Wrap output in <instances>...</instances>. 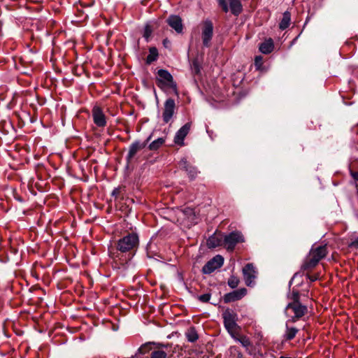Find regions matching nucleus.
I'll list each match as a JSON object with an SVG mask.
<instances>
[{"label": "nucleus", "instance_id": "f257e3e1", "mask_svg": "<svg viewBox=\"0 0 358 358\" xmlns=\"http://www.w3.org/2000/svg\"><path fill=\"white\" fill-rule=\"evenodd\" d=\"M327 248L326 245L313 246L308 255L305 259L301 268L303 271L311 270L315 268L319 262L324 258L327 255Z\"/></svg>", "mask_w": 358, "mask_h": 358}, {"label": "nucleus", "instance_id": "f03ea898", "mask_svg": "<svg viewBox=\"0 0 358 358\" xmlns=\"http://www.w3.org/2000/svg\"><path fill=\"white\" fill-rule=\"evenodd\" d=\"M157 75L158 78H157V85L160 89L165 90L166 88H169L171 89L176 95L178 94L177 84L173 80V76L168 71L159 69L157 71Z\"/></svg>", "mask_w": 358, "mask_h": 358}, {"label": "nucleus", "instance_id": "7ed1b4c3", "mask_svg": "<svg viewBox=\"0 0 358 358\" xmlns=\"http://www.w3.org/2000/svg\"><path fill=\"white\" fill-rule=\"evenodd\" d=\"M224 325L227 332L232 338H236L240 327L236 323L237 315L232 310L227 309L222 313Z\"/></svg>", "mask_w": 358, "mask_h": 358}, {"label": "nucleus", "instance_id": "20e7f679", "mask_svg": "<svg viewBox=\"0 0 358 358\" xmlns=\"http://www.w3.org/2000/svg\"><path fill=\"white\" fill-rule=\"evenodd\" d=\"M308 312L306 306L302 305L300 301L290 302L287 304L285 313L289 317L290 321L296 322Z\"/></svg>", "mask_w": 358, "mask_h": 358}, {"label": "nucleus", "instance_id": "39448f33", "mask_svg": "<svg viewBox=\"0 0 358 358\" xmlns=\"http://www.w3.org/2000/svg\"><path fill=\"white\" fill-rule=\"evenodd\" d=\"M138 243V236L136 234H129L119 240L117 249L122 252H125L135 248Z\"/></svg>", "mask_w": 358, "mask_h": 358}, {"label": "nucleus", "instance_id": "423d86ee", "mask_svg": "<svg viewBox=\"0 0 358 358\" xmlns=\"http://www.w3.org/2000/svg\"><path fill=\"white\" fill-rule=\"evenodd\" d=\"M244 242V237L239 231H233L224 235L223 245L228 250L232 252L238 243Z\"/></svg>", "mask_w": 358, "mask_h": 358}, {"label": "nucleus", "instance_id": "0eeeda50", "mask_svg": "<svg viewBox=\"0 0 358 358\" xmlns=\"http://www.w3.org/2000/svg\"><path fill=\"white\" fill-rule=\"evenodd\" d=\"M242 271L245 285L249 287L254 285L257 276V271L253 264H247L243 268Z\"/></svg>", "mask_w": 358, "mask_h": 358}, {"label": "nucleus", "instance_id": "6e6552de", "mask_svg": "<svg viewBox=\"0 0 358 358\" xmlns=\"http://www.w3.org/2000/svg\"><path fill=\"white\" fill-rule=\"evenodd\" d=\"M224 258L217 255L210 259L202 268V272L204 274H210L217 268L222 266Z\"/></svg>", "mask_w": 358, "mask_h": 358}, {"label": "nucleus", "instance_id": "1a4fd4ad", "mask_svg": "<svg viewBox=\"0 0 358 358\" xmlns=\"http://www.w3.org/2000/svg\"><path fill=\"white\" fill-rule=\"evenodd\" d=\"M176 108L175 101L173 99H168L164 103V111L162 113L163 121L165 123L170 122L173 116Z\"/></svg>", "mask_w": 358, "mask_h": 358}, {"label": "nucleus", "instance_id": "9d476101", "mask_svg": "<svg viewBox=\"0 0 358 358\" xmlns=\"http://www.w3.org/2000/svg\"><path fill=\"white\" fill-rule=\"evenodd\" d=\"M179 166L181 169L185 171L191 180H194L199 171L196 167L192 166L185 158L182 159L179 162Z\"/></svg>", "mask_w": 358, "mask_h": 358}, {"label": "nucleus", "instance_id": "9b49d317", "mask_svg": "<svg viewBox=\"0 0 358 358\" xmlns=\"http://www.w3.org/2000/svg\"><path fill=\"white\" fill-rule=\"evenodd\" d=\"M191 128V123L187 122L184 124L176 134L174 137L175 143L182 145L184 144V139L189 132Z\"/></svg>", "mask_w": 358, "mask_h": 358}, {"label": "nucleus", "instance_id": "f8f14e48", "mask_svg": "<svg viewBox=\"0 0 358 358\" xmlns=\"http://www.w3.org/2000/svg\"><path fill=\"white\" fill-rule=\"evenodd\" d=\"M247 293L245 288H241L224 295V301L225 303L236 301L242 299Z\"/></svg>", "mask_w": 358, "mask_h": 358}, {"label": "nucleus", "instance_id": "ddd939ff", "mask_svg": "<svg viewBox=\"0 0 358 358\" xmlns=\"http://www.w3.org/2000/svg\"><path fill=\"white\" fill-rule=\"evenodd\" d=\"M213 34V27L212 24H206L202 29V41L205 47H210Z\"/></svg>", "mask_w": 358, "mask_h": 358}, {"label": "nucleus", "instance_id": "4468645a", "mask_svg": "<svg viewBox=\"0 0 358 358\" xmlns=\"http://www.w3.org/2000/svg\"><path fill=\"white\" fill-rule=\"evenodd\" d=\"M294 322L287 320L285 323V330L283 334V338L285 341L292 340L299 332V329L292 325Z\"/></svg>", "mask_w": 358, "mask_h": 358}, {"label": "nucleus", "instance_id": "2eb2a0df", "mask_svg": "<svg viewBox=\"0 0 358 358\" xmlns=\"http://www.w3.org/2000/svg\"><path fill=\"white\" fill-rule=\"evenodd\" d=\"M150 136L148 137V138L143 143H141L140 141H136V142L133 143L129 147L127 159H132L138 151L143 149L146 146L147 143L150 140Z\"/></svg>", "mask_w": 358, "mask_h": 358}, {"label": "nucleus", "instance_id": "dca6fc26", "mask_svg": "<svg viewBox=\"0 0 358 358\" xmlns=\"http://www.w3.org/2000/svg\"><path fill=\"white\" fill-rule=\"evenodd\" d=\"M94 122L98 127L105 126L106 121L102 110L99 107H94L92 110Z\"/></svg>", "mask_w": 358, "mask_h": 358}, {"label": "nucleus", "instance_id": "f3484780", "mask_svg": "<svg viewBox=\"0 0 358 358\" xmlns=\"http://www.w3.org/2000/svg\"><path fill=\"white\" fill-rule=\"evenodd\" d=\"M274 49L273 41L271 38L266 39L264 42L259 44V50L263 54H269Z\"/></svg>", "mask_w": 358, "mask_h": 358}, {"label": "nucleus", "instance_id": "a211bd4d", "mask_svg": "<svg viewBox=\"0 0 358 358\" xmlns=\"http://www.w3.org/2000/svg\"><path fill=\"white\" fill-rule=\"evenodd\" d=\"M224 235L214 234L207 241L209 248H216L223 245Z\"/></svg>", "mask_w": 358, "mask_h": 358}, {"label": "nucleus", "instance_id": "6ab92c4d", "mask_svg": "<svg viewBox=\"0 0 358 358\" xmlns=\"http://www.w3.org/2000/svg\"><path fill=\"white\" fill-rule=\"evenodd\" d=\"M229 1L231 12L235 15H239L243 10L241 0H229Z\"/></svg>", "mask_w": 358, "mask_h": 358}, {"label": "nucleus", "instance_id": "aec40b11", "mask_svg": "<svg viewBox=\"0 0 358 358\" xmlns=\"http://www.w3.org/2000/svg\"><path fill=\"white\" fill-rule=\"evenodd\" d=\"M185 336L187 341L190 343L196 341L199 338L198 334L194 327H191L185 333Z\"/></svg>", "mask_w": 358, "mask_h": 358}, {"label": "nucleus", "instance_id": "412c9836", "mask_svg": "<svg viewBox=\"0 0 358 358\" xmlns=\"http://www.w3.org/2000/svg\"><path fill=\"white\" fill-rule=\"evenodd\" d=\"M158 58V50L156 48L152 47L149 49V54L146 58V63L150 64Z\"/></svg>", "mask_w": 358, "mask_h": 358}, {"label": "nucleus", "instance_id": "4be33fe9", "mask_svg": "<svg viewBox=\"0 0 358 358\" xmlns=\"http://www.w3.org/2000/svg\"><path fill=\"white\" fill-rule=\"evenodd\" d=\"M235 341H238L245 348H248L251 345V342L248 337L246 336H239L238 331L236 335V338H233Z\"/></svg>", "mask_w": 358, "mask_h": 358}, {"label": "nucleus", "instance_id": "5701e85b", "mask_svg": "<svg viewBox=\"0 0 358 358\" xmlns=\"http://www.w3.org/2000/svg\"><path fill=\"white\" fill-rule=\"evenodd\" d=\"M165 142V139L164 138H158L157 139L153 141L150 145L149 148L151 150H156L159 147H161Z\"/></svg>", "mask_w": 358, "mask_h": 358}, {"label": "nucleus", "instance_id": "b1692460", "mask_svg": "<svg viewBox=\"0 0 358 358\" xmlns=\"http://www.w3.org/2000/svg\"><path fill=\"white\" fill-rule=\"evenodd\" d=\"M152 28L150 24H147L145 27L143 37L146 40V41H149L152 36Z\"/></svg>", "mask_w": 358, "mask_h": 358}, {"label": "nucleus", "instance_id": "393cba45", "mask_svg": "<svg viewBox=\"0 0 358 358\" xmlns=\"http://www.w3.org/2000/svg\"><path fill=\"white\" fill-rule=\"evenodd\" d=\"M167 354L164 350H155L151 353L150 358H166Z\"/></svg>", "mask_w": 358, "mask_h": 358}, {"label": "nucleus", "instance_id": "a878e982", "mask_svg": "<svg viewBox=\"0 0 358 358\" xmlns=\"http://www.w3.org/2000/svg\"><path fill=\"white\" fill-rule=\"evenodd\" d=\"M238 283L239 279L234 275L231 276L228 280V285L232 289L236 288Z\"/></svg>", "mask_w": 358, "mask_h": 358}, {"label": "nucleus", "instance_id": "bb28decb", "mask_svg": "<svg viewBox=\"0 0 358 358\" xmlns=\"http://www.w3.org/2000/svg\"><path fill=\"white\" fill-rule=\"evenodd\" d=\"M151 344H154V343H145L143 345H142L139 348H138V352L139 353L141 354H145L146 352H148L150 350V348L149 347Z\"/></svg>", "mask_w": 358, "mask_h": 358}, {"label": "nucleus", "instance_id": "cd10ccee", "mask_svg": "<svg viewBox=\"0 0 358 358\" xmlns=\"http://www.w3.org/2000/svg\"><path fill=\"white\" fill-rule=\"evenodd\" d=\"M289 298L292 300V302L299 301V293L297 290L293 289L289 294Z\"/></svg>", "mask_w": 358, "mask_h": 358}, {"label": "nucleus", "instance_id": "c85d7f7f", "mask_svg": "<svg viewBox=\"0 0 358 358\" xmlns=\"http://www.w3.org/2000/svg\"><path fill=\"white\" fill-rule=\"evenodd\" d=\"M166 22H182V19L178 15H171L166 20Z\"/></svg>", "mask_w": 358, "mask_h": 358}, {"label": "nucleus", "instance_id": "c756f323", "mask_svg": "<svg viewBox=\"0 0 358 358\" xmlns=\"http://www.w3.org/2000/svg\"><path fill=\"white\" fill-rule=\"evenodd\" d=\"M218 4L224 12H228L229 6L227 0H218Z\"/></svg>", "mask_w": 358, "mask_h": 358}, {"label": "nucleus", "instance_id": "7c9ffc66", "mask_svg": "<svg viewBox=\"0 0 358 358\" xmlns=\"http://www.w3.org/2000/svg\"><path fill=\"white\" fill-rule=\"evenodd\" d=\"M169 25L178 34L182 33L183 30V24H169Z\"/></svg>", "mask_w": 358, "mask_h": 358}, {"label": "nucleus", "instance_id": "2f4dec72", "mask_svg": "<svg viewBox=\"0 0 358 358\" xmlns=\"http://www.w3.org/2000/svg\"><path fill=\"white\" fill-rule=\"evenodd\" d=\"M199 299L202 302H208L210 299V294H204L199 296Z\"/></svg>", "mask_w": 358, "mask_h": 358}, {"label": "nucleus", "instance_id": "473e14b6", "mask_svg": "<svg viewBox=\"0 0 358 358\" xmlns=\"http://www.w3.org/2000/svg\"><path fill=\"white\" fill-rule=\"evenodd\" d=\"M306 277L311 281V282H314L315 280H317L318 279V275L317 274H315V275H310V274H306Z\"/></svg>", "mask_w": 358, "mask_h": 358}, {"label": "nucleus", "instance_id": "72a5a7b5", "mask_svg": "<svg viewBox=\"0 0 358 358\" xmlns=\"http://www.w3.org/2000/svg\"><path fill=\"white\" fill-rule=\"evenodd\" d=\"M290 16L289 13H285L281 22H289Z\"/></svg>", "mask_w": 358, "mask_h": 358}, {"label": "nucleus", "instance_id": "f704fd0d", "mask_svg": "<svg viewBox=\"0 0 358 358\" xmlns=\"http://www.w3.org/2000/svg\"><path fill=\"white\" fill-rule=\"evenodd\" d=\"M351 248L358 249V237L356 238L352 243L350 244Z\"/></svg>", "mask_w": 358, "mask_h": 358}, {"label": "nucleus", "instance_id": "c9c22d12", "mask_svg": "<svg viewBox=\"0 0 358 358\" xmlns=\"http://www.w3.org/2000/svg\"><path fill=\"white\" fill-rule=\"evenodd\" d=\"M350 175L355 180L358 181V171H350Z\"/></svg>", "mask_w": 358, "mask_h": 358}, {"label": "nucleus", "instance_id": "e433bc0d", "mask_svg": "<svg viewBox=\"0 0 358 358\" xmlns=\"http://www.w3.org/2000/svg\"><path fill=\"white\" fill-rule=\"evenodd\" d=\"M280 26H279V28L281 29V30H285L287 28H288L289 24H279Z\"/></svg>", "mask_w": 358, "mask_h": 358}, {"label": "nucleus", "instance_id": "4c0bfd02", "mask_svg": "<svg viewBox=\"0 0 358 358\" xmlns=\"http://www.w3.org/2000/svg\"><path fill=\"white\" fill-rule=\"evenodd\" d=\"M262 61V57L261 56H257L255 57V64L257 65L259 64H261Z\"/></svg>", "mask_w": 358, "mask_h": 358}, {"label": "nucleus", "instance_id": "58836bf2", "mask_svg": "<svg viewBox=\"0 0 358 358\" xmlns=\"http://www.w3.org/2000/svg\"><path fill=\"white\" fill-rule=\"evenodd\" d=\"M88 20V15H86V16L85 17L84 20H80V21H74V20H72L71 22L72 23H74V22H83L84 21H86Z\"/></svg>", "mask_w": 358, "mask_h": 358}, {"label": "nucleus", "instance_id": "ea45409f", "mask_svg": "<svg viewBox=\"0 0 358 358\" xmlns=\"http://www.w3.org/2000/svg\"><path fill=\"white\" fill-rule=\"evenodd\" d=\"M169 43V41L167 40V39H164V41H163V43L164 45V46L166 47V44Z\"/></svg>", "mask_w": 358, "mask_h": 358}, {"label": "nucleus", "instance_id": "a19ab883", "mask_svg": "<svg viewBox=\"0 0 358 358\" xmlns=\"http://www.w3.org/2000/svg\"><path fill=\"white\" fill-rule=\"evenodd\" d=\"M297 274H295L294 276L292 278V280H290L289 282V284H291L292 282V281L294 280V279L296 277Z\"/></svg>", "mask_w": 358, "mask_h": 358}, {"label": "nucleus", "instance_id": "79ce46f5", "mask_svg": "<svg viewBox=\"0 0 358 358\" xmlns=\"http://www.w3.org/2000/svg\"><path fill=\"white\" fill-rule=\"evenodd\" d=\"M117 257V255H115V254L113 253V263H114L115 262H116V261H115V258H116Z\"/></svg>", "mask_w": 358, "mask_h": 358}, {"label": "nucleus", "instance_id": "37998d69", "mask_svg": "<svg viewBox=\"0 0 358 358\" xmlns=\"http://www.w3.org/2000/svg\"><path fill=\"white\" fill-rule=\"evenodd\" d=\"M113 331H116L117 329V328H115V325L113 324Z\"/></svg>", "mask_w": 358, "mask_h": 358}, {"label": "nucleus", "instance_id": "c03bdc74", "mask_svg": "<svg viewBox=\"0 0 358 358\" xmlns=\"http://www.w3.org/2000/svg\"><path fill=\"white\" fill-rule=\"evenodd\" d=\"M116 194V191L113 190V194L115 195Z\"/></svg>", "mask_w": 358, "mask_h": 358}, {"label": "nucleus", "instance_id": "a18cd8bd", "mask_svg": "<svg viewBox=\"0 0 358 358\" xmlns=\"http://www.w3.org/2000/svg\"><path fill=\"white\" fill-rule=\"evenodd\" d=\"M126 261V259H124L123 262ZM121 264H124V262H122Z\"/></svg>", "mask_w": 358, "mask_h": 358}]
</instances>
